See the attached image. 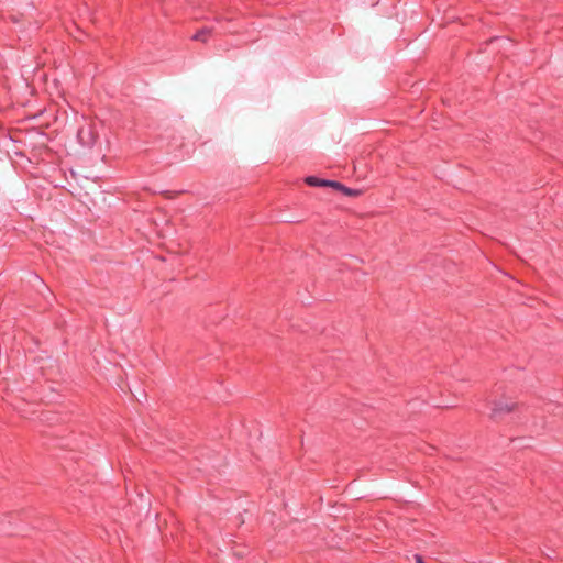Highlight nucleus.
<instances>
[{"instance_id": "1", "label": "nucleus", "mask_w": 563, "mask_h": 563, "mask_svg": "<svg viewBox=\"0 0 563 563\" xmlns=\"http://www.w3.org/2000/svg\"><path fill=\"white\" fill-rule=\"evenodd\" d=\"M517 402L499 399L493 402L490 418L495 421L501 420L506 415L517 409Z\"/></svg>"}, {"instance_id": "2", "label": "nucleus", "mask_w": 563, "mask_h": 563, "mask_svg": "<svg viewBox=\"0 0 563 563\" xmlns=\"http://www.w3.org/2000/svg\"><path fill=\"white\" fill-rule=\"evenodd\" d=\"M78 139L81 144L87 145V146L93 145L95 141H96L93 134L91 133V130L84 129V128H80L78 130Z\"/></svg>"}, {"instance_id": "3", "label": "nucleus", "mask_w": 563, "mask_h": 563, "mask_svg": "<svg viewBox=\"0 0 563 563\" xmlns=\"http://www.w3.org/2000/svg\"><path fill=\"white\" fill-rule=\"evenodd\" d=\"M332 188H334L335 190H338V191H340L343 195L349 196V197H356V196H358L361 194L360 190L349 188L345 185H343L342 183L336 181V180L333 181Z\"/></svg>"}, {"instance_id": "4", "label": "nucleus", "mask_w": 563, "mask_h": 563, "mask_svg": "<svg viewBox=\"0 0 563 563\" xmlns=\"http://www.w3.org/2000/svg\"><path fill=\"white\" fill-rule=\"evenodd\" d=\"M334 180L321 179L316 176H309L306 178V183L312 187H332Z\"/></svg>"}, {"instance_id": "5", "label": "nucleus", "mask_w": 563, "mask_h": 563, "mask_svg": "<svg viewBox=\"0 0 563 563\" xmlns=\"http://www.w3.org/2000/svg\"><path fill=\"white\" fill-rule=\"evenodd\" d=\"M211 34V29H208V27H203V29H200L199 31H197L194 35H192V40L194 41H200V42H203L206 43L209 38Z\"/></svg>"}, {"instance_id": "6", "label": "nucleus", "mask_w": 563, "mask_h": 563, "mask_svg": "<svg viewBox=\"0 0 563 563\" xmlns=\"http://www.w3.org/2000/svg\"><path fill=\"white\" fill-rule=\"evenodd\" d=\"M413 560L416 563H426L422 555H420V554H415Z\"/></svg>"}, {"instance_id": "7", "label": "nucleus", "mask_w": 563, "mask_h": 563, "mask_svg": "<svg viewBox=\"0 0 563 563\" xmlns=\"http://www.w3.org/2000/svg\"><path fill=\"white\" fill-rule=\"evenodd\" d=\"M214 20H216L217 22H220V21L224 20V18H223V16H220V15H217V16L214 18Z\"/></svg>"}]
</instances>
